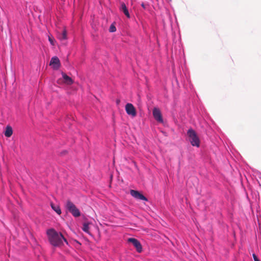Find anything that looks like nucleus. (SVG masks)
<instances>
[{"instance_id":"423d86ee","label":"nucleus","mask_w":261,"mask_h":261,"mask_svg":"<svg viewBox=\"0 0 261 261\" xmlns=\"http://www.w3.org/2000/svg\"><path fill=\"white\" fill-rule=\"evenodd\" d=\"M130 194L133 197L136 199L147 201V198L138 191L131 190L130 191Z\"/></svg>"},{"instance_id":"7ed1b4c3","label":"nucleus","mask_w":261,"mask_h":261,"mask_svg":"<svg viewBox=\"0 0 261 261\" xmlns=\"http://www.w3.org/2000/svg\"><path fill=\"white\" fill-rule=\"evenodd\" d=\"M66 207L67 210L72 214V215L77 217L81 215V213L79 210L76 207L75 204L70 200H68L66 204Z\"/></svg>"},{"instance_id":"f8f14e48","label":"nucleus","mask_w":261,"mask_h":261,"mask_svg":"<svg viewBox=\"0 0 261 261\" xmlns=\"http://www.w3.org/2000/svg\"><path fill=\"white\" fill-rule=\"evenodd\" d=\"M4 134L6 137H10L13 134V130L12 127L9 125L7 126Z\"/></svg>"},{"instance_id":"4468645a","label":"nucleus","mask_w":261,"mask_h":261,"mask_svg":"<svg viewBox=\"0 0 261 261\" xmlns=\"http://www.w3.org/2000/svg\"><path fill=\"white\" fill-rule=\"evenodd\" d=\"M83 230L88 233H89V224L87 223H85L83 224Z\"/></svg>"},{"instance_id":"39448f33","label":"nucleus","mask_w":261,"mask_h":261,"mask_svg":"<svg viewBox=\"0 0 261 261\" xmlns=\"http://www.w3.org/2000/svg\"><path fill=\"white\" fill-rule=\"evenodd\" d=\"M127 241L129 243H132L133 244L138 252L140 253L142 252V245L138 240L135 238H129L128 239Z\"/></svg>"},{"instance_id":"f257e3e1","label":"nucleus","mask_w":261,"mask_h":261,"mask_svg":"<svg viewBox=\"0 0 261 261\" xmlns=\"http://www.w3.org/2000/svg\"><path fill=\"white\" fill-rule=\"evenodd\" d=\"M47 234L50 244L54 246L60 247L63 244V241L68 244L67 240L61 233H59L54 229L51 228L47 231Z\"/></svg>"},{"instance_id":"9d476101","label":"nucleus","mask_w":261,"mask_h":261,"mask_svg":"<svg viewBox=\"0 0 261 261\" xmlns=\"http://www.w3.org/2000/svg\"><path fill=\"white\" fill-rule=\"evenodd\" d=\"M62 77L64 82L67 85H71L73 83V81L71 77L68 76L64 73H62Z\"/></svg>"},{"instance_id":"f3484780","label":"nucleus","mask_w":261,"mask_h":261,"mask_svg":"<svg viewBox=\"0 0 261 261\" xmlns=\"http://www.w3.org/2000/svg\"><path fill=\"white\" fill-rule=\"evenodd\" d=\"M254 261H260L257 256L254 253L252 255Z\"/></svg>"},{"instance_id":"f03ea898","label":"nucleus","mask_w":261,"mask_h":261,"mask_svg":"<svg viewBox=\"0 0 261 261\" xmlns=\"http://www.w3.org/2000/svg\"><path fill=\"white\" fill-rule=\"evenodd\" d=\"M187 135L189 141L192 146L196 147L199 146L200 140L196 132L194 129L192 128L189 129L187 132Z\"/></svg>"},{"instance_id":"6ab92c4d","label":"nucleus","mask_w":261,"mask_h":261,"mask_svg":"<svg viewBox=\"0 0 261 261\" xmlns=\"http://www.w3.org/2000/svg\"><path fill=\"white\" fill-rule=\"evenodd\" d=\"M120 102V99H117L116 100V103L117 105H119Z\"/></svg>"},{"instance_id":"20e7f679","label":"nucleus","mask_w":261,"mask_h":261,"mask_svg":"<svg viewBox=\"0 0 261 261\" xmlns=\"http://www.w3.org/2000/svg\"><path fill=\"white\" fill-rule=\"evenodd\" d=\"M125 111L128 115L133 117L137 115L136 109L132 103H128L125 105Z\"/></svg>"},{"instance_id":"a211bd4d","label":"nucleus","mask_w":261,"mask_h":261,"mask_svg":"<svg viewBox=\"0 0 261 261\" xmlns=\"http://www.w3.org/2000/svg\"><path fill=\"white\" fill-rule=\"evenodd\" d=\"M141 6L144 8V9H145L146 8V7H145V5L144 4V3H142L141 4Z\"/></svg>"},{"instance_id":"0eeeda50","label":"nucleus","mask_w":261,"mask_h":261,"mask_svg":"<svg viewBox=\"0 0 261 261\" xmlns=\"http://www.w3.org/2000/svg\"><path fill=\"white\" fill-rule=\"evenodd\" d=\"M152 114L154 119L157 121L161 123L163 122L161 112L158 108H154L153 110Z\"/></svg>"},{"instance_id":"9b49d317","label":"nucleus","mask_w":261,"mask_h":261,"mask_svg":"<svg viewBox=\"0 0 261 261\" xmlns=\"http://www.w3.org/2000/svg\"><path fill=\"white\" fill-rule=\"evenodd\" d=\"M57 37L61 40H65L67 39V32L65 29H64L61 33H58Z\"/></svg>"},{"instance_id":"dca6fc26","label":"nucleus","mask_w":261,"mask_h":261,"mask_svg":"<svg viewBox=\"0 0 261 261\" xmlns=\"http://www.w3.org/2000/svg\"><path fill=\"white\" fill-rule=\"evenodd\" d=\"M48 40L52 45H55V44H54L55 39H54V38H53L50 36H48Z\"/></svg>"},{"instance_id":"6e6552de","label":"nucleus","mask_w":261,"mask_h":261,"mask_svg":"<svg viewBox=\"0 0 261 261\" xmlns=\"http://www.w3.org/2000/svg\"><path fill=\"white\" fill-rule=\"evenodd\" d=\"M50 65L52 66L54 69L57 70L60 67V61L57 57H54L51 59Z\"/></svg>"},{"instance_id":"1a4fd4ad","label":"nucleus","mask_w":261,"mask_h":261,"mask_svg":"<svg viewBox=\"0 0 261 261\" xmlns=\"http://www.w3.org/2000/svg\"><path fill=\"white\" fill-rule=\"evenodd\" d=\"M120 10L124 13L127 18H130L129 12L124 3L122 2L121 3Z\"/></svg>"},{"instance_id":"2eb2a0df","label":"nucleus","mask_w":261,"mask_h":261,"mask_svg":"<svg viewBox=\"0 0 261 261\" xmlns=\"http://www.w3.org/2000/svg\"><path fill=\"white\" fill-rule=\"evenodd\" d=\"M109 31L110 32H114L116 31V27H115V25L114 24L111 25L110 29H109Z\"/></svg>"},{"instance_id":"ddd939ff","label":"nucleus","mask_w":261,"mask_h":261,"mask_svg":"<svg viewBox=\"0 0 261 261\" xmlns=\"http://www.w3.org/2000/svg\"><path fill=\"white\" fill-rule=\"evenodd\" d=\"M51 206L52 208L58 214H61V210L60 208V207L58 205L55 206L54 204L51 203Z\"/></svg>"}]
</instances>
